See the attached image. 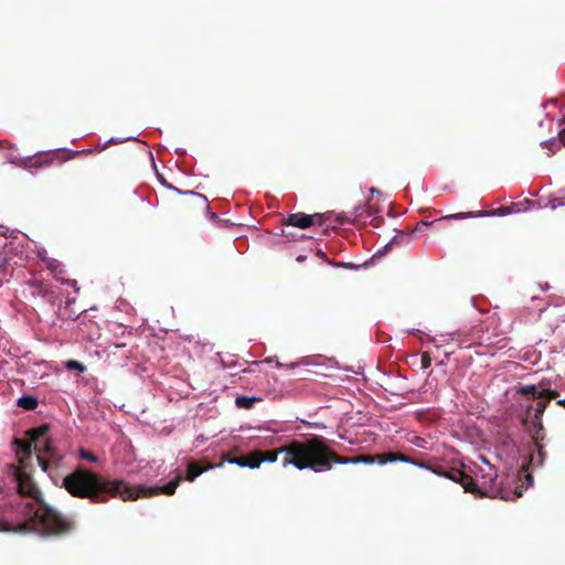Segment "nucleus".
I'll list each match as a JSON object with an SVG mask.
<instances>
[{"instance_id":"obj_12","label":"nucleus","mask_w":565,"mask_h":565,"mask_svg":"<svg viewBox=\"0 0 565 565\" xmlns=\"http://www.w3.org/2000/svg\"><path fill=\"white\" fill-rule=\"evenodd\" d=\"M38 405L39 401L31 395H23L18 399V406L26 411H34Z\"/></svg>"},{"instance_id":"obj_28","label":"nucleus","mask_w":565,"mask_h":565,"mask_svg":"<svg viewBox=\"0 0 565 565\" xmlns=\"http://www.w3.org/2000/svg\"><path fill=\"white\" fill-rule=\"evenodd\" d=\"M561 204H562V202H561L558 199L553 200V201L551 202V206H552V209H555L557 205H561Z\"/></svg>"},{"instance_id":"obj_21","label":"nucleus","mask_w":565,"mask_h":565,"mask_svg":"<svg viewBox=\"0 0 565 565\" xmlns=\"http://www.w3.org/2000/svg\"><path fill=\"white\" fill-rule=\"evenodd\" d=\"M65 366H66L67 370H76L78 372H84L85 371V365L82 364L78 361H75V360L67 361Z\"/></svg>"},{"instance_id":"obj_23","label":"nucleus","mask_w":565,"mask_h":565,"mask_svg":"<svg viewBox=\"0 0 565 565\" xmlns=\"http://www.w3.org/2000/svg\"><path fill=\"white\" fill-rule=\"evenodd\" d=\"M420 364L423 369H428L431 365V358L429 353L424 352L420 358Z\"/></svg>"},{"instance_id":"obj_11","label":"nucleus","mask_w":565,"mask_h":565,"mask_svg":"<svg viewBox=\"0 0 565 565\" xmlns=\"http://www.w3.org/2000/svg\"><path fill=\"white\" fill-rule=\"evenodd\" d=\"M213 468L212 465H207L205 467H201V465L198 461H190L186 469V477L185 479L188 481H194L196 477L202 475L207 469Z\"/></svg>"},{"instance_id":"obj_19","label":"nucleus","mask_w":565,"mask_h":565,"mask_svg":"<svg viewBox=\"0 0 565 565\" xmlns=\"http://www.w3.org/2000/svg\"><path fill=\"white\" fill-rule=\"evenodd\" d=\"M547 405H548L547 401H540L535 404V407H534V418L535 419L542 418Z\"/></svg>"},{"instance_id":"obj_34","label":"nucleus","mask_w":565,"mask_h":565,"mask_svg":"<svg viewBox=\"0 0 565 565\" xmlns=\"http://www.w3.org/2000/svg\"><path fill=\"white\" fill-rule=\"evenodd\" d=\"M526 478H527V480L532 481V476L531 475H526Z\"/></svg>"},{"instance_id":"obj_6","label":"nucleus","mask_w":565,"mask_h":565,"mask_svg":"<svg viewBox=\"0 0 565 565\" xmlns=\"http://www.w3.org/2000/svg\"><path fill=\"white\" fill-rule=\"evenodd\" d=\"M433 472L440 477H445L447 479H450V480L459 483L465 489L466 492L479 491V488L475 483L473 478L471 476L467 475L461 469H458V468L446 469V468L439 466V467L433 469Z\"/></svg>"},{"instance_id":"obj_9","label":"nucleus","mask_w":565,"mask_h":565,"mask_svg":"<svg viewBox=\"0 0 565 565\" xmlns=\"http://www.w3.org/2000/svg\"><path fill=\"white\" fill-rule=\"evenodd\" d=\"M533 445L529 456V465L533 467H541L544 462V451L542 445V438L536 435H532Z\"/></svg>"},{"instance_id":"obj_26","label":"nucleus","mask_w":565,"mask_h":565,"mask_svg":"<svg viewBox=\"0 0 565 565\" xmlns=\"http://www.w3.org/2000/svg\"><path fill=\"white\" fill-rule=\"evenodd\" d=\"M559 125L563 126L558 132L559 140L565 146V118L561 121Z\"/></svg>"},{"instance_id":"obj_17","label":"nucleus","mask_w":565,"mask_h":565,"mask_svg":"<svg viewBox=\"0 0 565 565\" xmlns=\"http://www.w3.org/2000/svg\"><path fill=\"white\" fill-rule=\"evenodd\" d=\"M185 194L191 196L193 204L207 207V200L204 195L198 194L195 192H185Z\"/></svg>"},{"instance_id":"obj_32","label":"nucleus","mask_w":565,"mask_h":565,"mask_svg":"<svg viewBox=\"0 0 565 565\" xmlns=\"http://www.w3.org/2000/svg\"><path fill=\"white\" fill-rule=\"evenodd\" d=\"M282 235H284L285 237H288V238L291 236V235H290L289 233H287L285 230H282Z\"/></svg>"},{"instance_id":"obj_30","label":"nucleus","mask_w":565,"mask_h":565,"mask_svg":"<svg viewBox=\"0 0 565 565\" xmlns=\"http://www.w3.org/2000/svg\"><path fill=\"white\" fill-rule=\"evenodd\" d=\"M305 259H306V256H302V255L297 257V262H303Z\"/></svg>"},{"instance_id":"obj_33","label":"nucleus","mask_w":565,"mask_h":565,"mask_svg":"<svg viewBox=\"0 0 565 565\" xmlns=\"http://www.w3.org/2000/svg\"><path fill=\"white\" fill-rule=\"evenodd\" d=\"M482 461H483V463H487L488 466L490 465V462L486 458H482Z\"/></svg>"},{"instance_id":"obj_25","label":"nucleus","mask_w":565,"mask_h":565,"mask_svg":"<svg viewBox=\"0 0 565 565\" xmlns=\"http://www.w3.org/2000/svg\"><path fill=\"white\" fill-rule=\"evenodd\" d=\"M228 462L230 463H235V465H237L239 467H245L244 456L230 458Z\"/></svg>"},{"instance_id":"obj_15","label":"nucleus","mask_w":565,"mask_h":565,"mask_svg":"<svg viewBox=\"0 0 565 565\" xmlns=\"http://www.w3.org/2000/svg\"><path fill=\"white\" fill-rule=\"evenodd\" d=\"M486 215L484 212H467V213H455V214H449V215H445L443 217H440L438 221H444V220H461V218H466V217H477V216H483Z\"/></svg>"},{"instance_id":"obj_14","label":"nucleus","mask_w":565,"mask_h":565,"mask_svg":"<svg viewBox=\"0 0 565 565\" xmlns=\"http://www.w3.org/2000/svg\"><path fill=\"white\" fill-rule=\"evenodd\" d=\"M260 450H255L253 452H249L248 455L244 456V462L245 467L248 468H258L262 463V459L259 458Z\"/></svg>"},{"instance_id":"obj_16","label":"nucleus","mask_w":565,"mask_h":565,"mask_svg":"<svg viewBox=\"0 0 565 565\" xmlns=\"http://www.w3.org/2000/svg\"><path fill=\"white\" fill-rule=\"evenodd\" d=\"M519 393L522 395H531L533 398L542 399V396H539L541 390L535 385H525L519 390Z\"/></svg>"},{"instance_id":"obj_10","label":"nucleus","mask_w":565,"mask_h":565,"mask_svg":"<svg viewBox=\"0 0 565 565\" xmlns=\"http://www.w3.org/2000/svg\"><path fill=\"white\" fill-rule=\"evenodd\" d=\"M53 162V154L46 153L44 156L29 158L28 160L23 159L20 161L19 166L22 168H35L42 169L50 167Z\"/></svg>"},{"instance_id":"obj_1","label":"nucleus","mask_w":565,"mask_h":565,"mask_svg":"<svg viewBox=\"0 0 565 565\" xmlns=\"http://www.w3.org/2000/svg\"><path fill=\"white\" fill-rule=\"evenodd\" d=\"M50 426L47 424L29 429L26 431L28 439L14 438L13 445L17 446L15 455L19 465L10 463L6 467L7 478L15 486L17 492L31 501L24 505L23 513L25 521L22 524L13 525L0 518L1 532H15L33 530L42 535H65L71 533L75 523L72 519L62 515L43 499L42 492L34 482L25 468V462L31 458L32 450L38 455V462L43 471L49 472L51 466H55L62 459L55 452V448L47 433Z\"/></svg>"},{"instance_id":"obj_31","label":"nucleus","mask_w":565,"mask_h":565,"mask_svg":"<svg viewBox=\"0 0 565 565\" xmlns=\"http://www.w3.org/2000/svg\"><path fill=\"white\" fill-rule=\"evenodd\" d=\"M317 254H318L320 257H322V258H324V257H326V254H324L322 250H318V252H317Z\"/></svg>"},{"instance_id":"obj_29","label":"nucleus","mask_w":565,"mask_h":565,"mask_svg":"<svg viewBox=\"0 0 565 565\" xmlns=\"http://www.w3.org/2000/svg\"><path fill=\"white\" fill-rule=\"evenodd\" d=\"M557 404L565 407V398L563 399H557Z\"/></svg>"},{"instance_id":"obj_5","label":"nucleus","mask_w":565,"mask_h":565,"mask_svg":"<svg viewBox=\"0 0 565 565\" xmlns=\"http://www.w3.org/2000/svg\"><path fill=\"white\" fill-rule=\"evenodd\" d=\"M182 480L181 475H178L173 480H171L169 483H167L163 487H145V486H137L131 487L132 494L136 493L137 497L135 498H126V501H135L141 497H153L158 494H166V495H172L174 494L177 488L179 487L180 482Z\"/></svg>"},{"instance_id":"obj_18","label":"nucleus","mask_w":565,"mask_h":565,"mask_svg":"<svg viewBox=\"0 0 565 565\" xmlns=\"http://www.w3.org/2000/svg\"><path fill=\"white\" fill-rule=\"evenodd\" d=\"M539 396H542V399H545L548 403L551 399H557L559 394L557 391L554 390L541 388V393H539Z\"/></svg>"},{"instance_id":"obj_8","label":"nucleus","mask_w":565,"mask_h":565,"mask_svg":"<svg viewBox=\"0 0 565 565\" xmlns=\"http://www.w3.org/2000/svg\"><path fill=\"white\" fill-rule=\"evenodd\" d=\"M316 221L321 224L322 215L321 214H305V213H290L286 218L282 220V226H294L299 227L301 230L309 228L312 226Z\"/></svg>"},{"instance_id":"obj_2","label":"nucleus","mask_w":565,"mask_h":565,"mask_svg":"<svg viewBox=\"0 0 565 565\" xmlns=\"http://www.w3.org/2000/svg\"><path fill=\"white\" fill-rule=\"evenodd\" d=\"M62 487L74 498L92 503H107L109 498H135L130 486L122 479H109L89 469L77 467L64 477Z\"/></svg>"},{"instance_id":"obj_35","label":"nucleus","mask_w":565,"mask_h":565,"mask_svg":"<svg viewBox=\"0 0 565 565\" xmlns=\"http://www.w3.org/2000/svg\"><path fill=\"white\" fill-rule=\"evenodd\" d=\"M3 492V489L0 487V494Z\"/></svg>"},{"instance_id":"obj_4","label":"nucleus","mask_w":565,"mask_h":565,"mask_svg":"<svg viewBox=\"0 0 565 565\" xmlns=\"http://www.w3.org/2000/svg\"><path fill=\"white\" fill-rule=\"evenodd\" d=\"M319 436L306 440H292L274 450H260L259 458L262 462H275L279 455H282L281 463L284 467L289 465L299 470L311 469L317 472Z\"/></svg>"},{"instance_id":"obj_3","label":"nucleus","mask_w":565,"mask_h":565,"mask_svg":"<svg viewBox=\"0 0 565 565\" xmlns=\"http://www.w3.org/2000/svg\"><path fill=\"white\" fill-rule=\"evenodd\" d=\"M317 461H321L317 465V472L327 471L332 468L333 463L339 465H358V463H365V465H386L388 462H407L412 463L414 466L420 467V468H428L424 462L417 461L406 455L399 454V452H382L376 455H360L356 457H342L338 455L334 450L331 449V447L328 444V440L319 436L318 439V458H316Z\"/></svg>"},{"instance_id":"obj_13","label":"nucleus","mask_w":565,"mask_h":565,"mask_svg":"<svg viewBox=\"0 0 565 565\" xmlns=\"http://www.w3.org/2000/svg\"><path fill=\"white\" fill-rule=\"evenodd\" d=\"M262 401L259 397H249V396H237L235 399V405L238 408L249 409L254 406L256 402Z\"/></svg>"},{"instance_id":"obj_22","label":"nucleus","mask_w":565,"mask_h":565,"mask_svg":"<svg viewBox=\"0 0 565 565\" xmlns=\"http://www.w3.org/2000/svg\"><path fill=\"white\" fill-rule=\"evenodd\" d=\"M533 427H534V433L533 435H536L540 437V438H544L543 435H541V431L543 430V424H542V418L541 419H535L533 418Z\"/></svg>"},{"instance_id":"obj_20","label":"nucleus","mask_w":565,"mask_h":565,"mask_svg":"<svg viewBox=\"0 0 565 565\" xmlns=\"http://www.w3.org/2000/svg\"><path fill=\"white\" fill-rule=\"evenodd\" d=\"M78 457L81 459L87 460L89 462H97V460H98V458L95 454H93L92 451L84 449V448H81L78 450Z\"/></svg>"},{"instance_id":"obj_27","label":"nucleus","mask_w":565,"mask_h":565,"mask_svg":"<svg viewBox=\"0 0 565 565\" xmlns=\"http://www.w3.org/2000/svg\"><path fill=\"white\" fill-rule=\"evenodd\" d=\"M433 224V222H426V221H422L420 223L417 224L416 228L414 230L415 231H420L422 227H428Z\"/></svg>"},{"instance_id":"obj_7","label":"nucleus","mask_w":565,"mask_h":565,"mask_svg":"<svg viewBox=\"0 0 565 565\" xmlns=\"http://www.w3.org/2000/svg\"><path fill=\"white\" fill-rule=\"evenodd\" d=\"M481 484L475 483L479 488V491H473V494L479 497H495L500 492V487L497 484V471L489 465V471L481 475Z\"/></svg>"},{"instance_id":"obj_24","label":"nucleus","mask_w":565,"mask_h":565,"mask_svg":"<svg viewBox=\"0 0 565 565\" xmlns=\"http://www.w3.org/2000/svg\"><path fill=\"white\" fill-rule=\"evenodd\" d=\"M8 258L3 254H0V274H3L7 270Z\"/></svg>"}]
</instances>
